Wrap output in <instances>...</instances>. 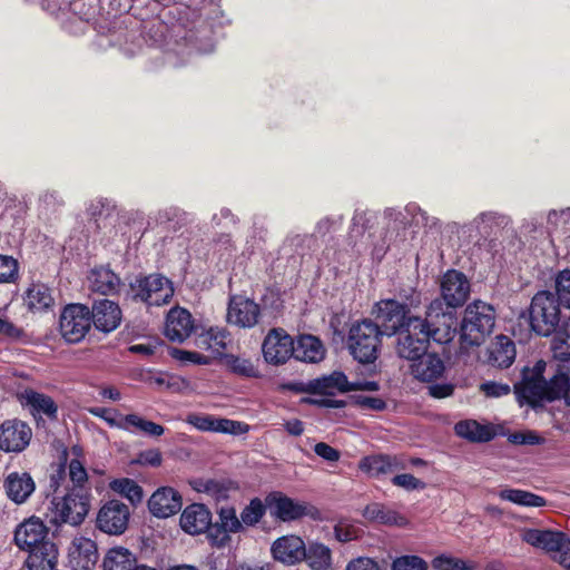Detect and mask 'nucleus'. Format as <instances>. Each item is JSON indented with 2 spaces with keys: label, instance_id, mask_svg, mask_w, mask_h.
Masks as SVG:
<instances>
[{
  "label": "nucleus",
  "instance_id": "obj_4",
  "mask_svg": "<svg viewBox=\"0 0 570 570\" xmlns=\"http://www.w3.org/2000/svg\"><path fill=\"white\" fill-rule=\"evenodd\" d=\"M561 306L552 292H538L532 297L528 309L530 330L538 336L544 337L556 333L561 320Z\"/></svg>",
  "mask_w": 570,
  "mask_h": 570
},
{
  "label": "nucleus",
  "instance_id": "obj_34",
  "mask_svg": "<svg viewBox=\"0 0 570 570\" xmlns=\"http://www.w3.org/2000/svg\"><path fill=\"white\" fill-rule=\"evenodd\" d=\"M136 566V556L124 547L109 549L102 560L104 570H134Z\"/></svg>",
  "mask_w": 570,
  "mask_h": 570
},
{
  "label": "nucleus",
  "instance_id": "obj_31",
  "mask_svg": "<svg viewBox=\"0 0 570 570\" xmlns=\"http://www.w3.org/2000/svg\"><path fill=\"white\" fill-rule=\"evenodd\" d=\"M294 357L305 363H318L325 357V347L323 342L311 334L299 336L297 343H294Z\"/></svg>",
  "mask_w": 570,
  "mask_h": 570
},
{
  "label": "nucleus",
  "instance_id": "obj_60",
  "mask_svg": "<svg viewBox=\"0 0 570 570\" xmlns=\"http://www.w3.org/2000/svg\"><path fill=\"white\" fill-rule=\"evenodd\" d=\"M481 390L490 397H501L510 393V386L508 384L498 382H485L481 385Z\"/></svg>",
  "mask_w": 570,
  "mask_h": 570
},
{
  "label": "nucleus",
  "instance_id": "obj_59",
  "mask_svg": "<svg viewBox=\"0 0 570 570\" xmlns=\"http://www.w3.org/2000/svg\"><path fill=\"white\" fill-rule=\"evenodd\" d=\"M23 334L22 328L8 320L0 318V337L16 341L21 338Z\"/></svg>",
  "mask_w": 570,
  "mask_h": 570
},
{
  "label": "nucleus",
  "instance_id": "obj_64",
  "mask_svg": "<svg viewBox=\"0 0 570 570\" xmlns=\"http://www.w3.org/2000/svg\"><path fill=\"white\" fill-rule=\"evenodd\" d=\"M454 387L452 383H434L429 386V394L435 399H444L453 394Z\"/></svg>",
  "mask_w": 570,
  "mask_h": 570
},
{
  "label": "nucleus",
  "instance_id": "obj_21",
  "mask_svg": "<svg viewBox=\"0 0 570 570\" xmlns=\"http://www.w3.org/2000/svg\"><path fill=\"white\" fill-rule=\"evenodd\" d=\"M194 331L190 312L184 307L171 308L166 317L165 335L171 342L183 343Z\"/></svg>",
  "mask_w": 570,
  "mask_h": 570
},
{
  "label": "nucleus",
  "instance_id": "obj_48",
  "mask_svg": "<svg viewBox=\"0 0 570 570\" xmlns=\"http://www.w3.org/2000/svg\"><path fill=\"white\" fill-rule=\"evenodd\" d=\"M361 529L346 520H340L334 525V537L338 542L346 543L356 540L361 535Z\"/></svg>",
  "mask_w": 570,
  "mask_h": 570
},
{
  "label": "nucleus",
  "instance_id": "obj_54",
  "mask_svg": "<svg viewBox=\"0 0 570 570\" xmlns=\"http://www.w3.org/2000/svg\"><path fill=\"white\" fill-rule=\"evenodd\" d=\"M392 483L407 491L423 490L426 487L425 482L421 481L420 479L415 478L413 474L410 473L396 474L395 476H393Z\"/></svg>",
  "mask_w": 570,
  "mask_h": 570
},
{
  "label": "nucleus",
  "instance_id": "obj_19",
  "mask_svg": "<svg viewBox=\"0 0 570 570\" xmlns=\"http://www.w3.org/2000/svg\"><path fill=\"white\" fill-rule=\"evenodd\" d=\"M97 543L85 537L75 538L69 548L68 559L72 570H92L98 561Z\"/></svg>",
  "mask_w": 570,
  "mask_h": 570
},
{
  "label": "nucleus",
  "instance_id": "obj_32",
  "mask_svg": "<svg viewBox=\"0 0 570 570\" xmlns=\"http://www.w3.org/2000/svg\"><path fill=\"white\" fill-rule=\"evenodd\" d=\"M515 345L514 342L505 336H497L495 342L490 348V362L493 366L500 368H508L515 360Z\"/></svg>",
  "mask_w": 570,
  "mask_h": 570
},
{
  "label": "nucleus",
  "instance_id": "obj_29",
  "mask_svg": "<svg viewBox=\"0 0 570 570\" xmlns=\"http://www.w3.org/2000/svg\"><path fill=\"white\" fill-rule=\"evenodd\" d=\"M363 517L370 522L387 527L405 528L410 523L405 515L379 502L367 504L363 510Z\"/></svg>",
  "mask_w": 570,
  "mask_h": 570
},
{
  "label": "nucleus",
  "instance_id": "obj_30",
  "mask_svg": "<svg viewBox=\"0 0 570 570\" xmlns=\"http://www.w3.org/2000/svg\"><path fill=\"white\" fill-rule=\"evenodd\" d=\"M458 436L474 443L490 442L495 436V431L490 424H481L475 420H462L454 425Z\"/></svg>",
  "mask_w": 570,
  "mask_h": 570
},
{
  "label": "nucleus",
  "instance_id": "obj_1",
  "mask_svg": "<svg viewBox=\"0 0 570 570\" xmlns=\"http://www.w3.org/2000/svg\"><path fill=\"white\" fill-rule=\"evenodd\" d=\"M409 303H401L394 298L381 299L376 303V318L380 322L381 332L386 336L397 334L396 351L402 358H415L429 348L430 341L442 343L433 322L411 315V307L421 303L420 293L412 291L406 297Z\"/></svg>",
  "mask_w": 570,
  "mask_h": 570
},
{
  "label": "nucleus",
  "instance_id": "obj_37",
  "mask_svg": "<svg viewBox=\"0 0 570 570\" xmlns=\"http://www.w3.org/2000/svg\"><path fill=\"white\" fill-rule=\"evenodd\" d=\"M224 362L227 368L235 375L245 379H259L262 373L258 365L250 358L242 357L234 354H226Z\"/></svg>",
  "mask_w": 570,
  "mask_h": 570
},
{
  "label": "nucleus",
  "instance_id": "obj_11",
  "mask_svg": "<svg viewBox=\"0 0 570 570\" xmlns=\"http://www.w3.org/2000/svg\"><path fill=\"white\" fill-rule=\"evenodd\" d=\"M262 353L268 364H285L292 356L294 357L293 337L282 327L272 328L263 341Z\"/></svg>",
  "mask_w": 570,
  "mask_h": 570
},
{
  "label": "nucleus",
  "instance_id": "obj_61",
  "mask_svg": "<svg viewBox=\"0 0 570 570\" xmlns=\"http://www.w3.org/2000/svg\"><path fill=\"white\" fill-rule=\"evenodd\" d=\"M345 570H381L379 563L367 557H360L351 560Z\"/></svg>",
  "mask_w": 570,
  "mask_h": 570
},
{
  "label": "nucleus",
  "instance_id": "obj_52",
  "mask_svg": "<svg viewBox=\"0 0 570 570\" xmlns=\"http://www.w3.org/2000/svg\"><path fill=\"white\" fill-rule=\"evenodd\" d=\"M67 476V456L65 455L63 459L52 465V471L49 476V489L52 492H57L62 482L66 480Z\"/></svg>",
  "mask_w": 570,
  "mask_h": 570
},
{
  "label": "nucleus",
  "instance_id": "obj_18",
  "mask_svg": "<svg viewBox=\"0 0 570 570\" xmlns=\"http://www.w3.org/2000/svg\"><path fill=\"white\" fill-rule=\"evenodd\" d=\"M49 539V529L37 517H31L21 522L14 531L13 541L16 546L24 551L42 543Z\"/></svg>",
  "mask_w": 570,
  "mask_h": 570
},
{
  "label": "nucleus",
  "instance_id": "obj_46",
  "mask_svg": "<svg viewBox=\"0 0 570 570\" xmlns=\"http://www.w3.org/2000/svg\"><path fill=\"white\" fill-rule=\"evenodd\" d=\"M391 570H428V562L415 554H405L392 561Z\"/></svg>",
  "mask_w": 570,
  "mask_h": 570
},
{
  "label": "nucleus",
  "instance_id": "obj_16",
  "mask_svg": "<svg viewBox=\"0 0 570 570\" xmlns=\"http://www.w3.org/2000/svg\"><path fill=\"white\" fill-rule=\"evenodd\" d=\"M271 552L275 561L285 566H295L306 557L305 542L295 534L283 535L273 542Z\"/></svg>",
  "mask_w": 570,
  "mask_h": 570
},
{
  "label": "nucleus",
  "instance_id": "obj_55",
  "mask_svg": "<svg viewBox=\"0 0 570 570\" xmlns=\"http://www.w3.org/2000/svg\"><path fill=\"white\" fill-rule=\"evenodd\" d=\"M171 356L179 361L190 362L198 365H207L210 362V357L207 355L180 348H174L171 352Z\"/></svg>",
  "mask_w": 570,
  "mask_h": 570
},
{
  "label": "nucleus",
  "instance_id": "obj_10",
  "mask_svg": "<svg viewBox=\"0 0 570 570\" xmlns=\"http://www.w3.org/2000/svg\"><path fill=\"white\" fill-rule=\"evenodd\" d=\"M130 511L127 504L112 499L99 509L96 517V528L110 535L122 534L129 523Z\"/></svg>",
  "mask_w": 570,
  "mask_h": 570
},
{
  "label": "nucleus",
  "instance_id": "obj_28",
  "mask_svg": "<svg viewBox=\"0 0 570 570\" xmlns=\"http://www.w3.org/2000/svg\"><path fill=\"white\" fill-rule=\"evenodd\" d=\"M23 301L27 308L32 313L49 312L55 306L52 288L41 282L32 283L27 288Z\"/></svg>",
  "mask_w": 570,
  "mask_h": 570
},
{
  "label": "nucleus",
  "instance_id": "obj_6",
  "mask_svg": "<svg viewBox=\"0 0 570 570\" xmlns=\"http://www.w3.org/2000/svg\"><path fill=\"white\" fill-rule=\"evenodd\" d=\"M129 286L131 299L134 302H141L147 306L168 304L174 295L171 281L157 273L137 276Z\"/></svg>",
  "mask_w": 570,
  "mask_h": 570
},
{
  "label": "nucleus",
  "instance_id": "obj_25",
  "mask_svg": "<svg viewBox=\"0 0 570 570\" xmlns=\"http://www.w3.org/2000/svg\"><path fill=\"white\" fill-rule=\"evenodd\" d=\"M547 381H528L514 384V393L521 405L527 404L533 410L542 409L547 403Z\"/></svg>",
  "mask_w": 570,
  "mask_h": 570
},
{
  "label": "nucleus",
  "instance_id": "obj_56",
  "mask_svg": "<svg viewBox=\"0 0 570 570\" xmlns=\"http://www.w3.org/2000/svg\"><path fill=\"white\" fill-rule=\"evenodd\" d=\"M216 417L209 414L191 413L187 416V423L199 431L214 432Z\"/></svg>",
  "mask_w": 570,
  "mask_h": 570
},
{
  "label": "nucleus",
  "instance_id": "obj_47",
  "mask_svg": "<svg viewBox=\"0 0 570 570\" xmlns=\"http://www.w3.org/2000/svg\"><path fill=\"white\" fill-rule=\"evenodd\" d=\"M19 264L12 256L0 255V284L13 283L18 278Z\"/></svg>",
  "mask_w": 570,
  "mask_h": 570
},
{
  "label": "nucleus",
  "instance_id": "obj_36",
  "mask_svg": "<svg viewBox=\"0 0 570 570\" xmlns=\"http://www.w3.org/2000/svg\"><path fill=\"white\" fill-rule=\"evenodd\" d=\"M305 558L312 570H327L332 564L331 549L321 542H312L305 546Z\"/></svg>",
  "mask_w": 570,
  "mask_h": 570
},
{
  "label": "nucleus",
  "instance_id": "obj_23",
  "mask_svg": "<svg viewBox=\"0 0 570 570\" xmlns=\"http://www.w3.org/2000/svg\"><path fill=\"white\" fill-rule=\"evenodd\" d=\"M411 365L414 377L422 382H434L440 379L444 371V362L436 353H428V348L415 358Z\"/></svg>",
  "mask_w": 570,
  "mask_h": 570
},
{
  "label": "nucleus",
  "instance_id": "obj_53",
  "mask_svg": "<svg viewBox=\"0 0 570 570\" xmlns=\"http://www.w3.org/2000/svg\"><path fill=\"white\" fill-rule=\"evenodd\" d=\"M90 412L97 416L102 419L109 426L117 428L120 430L126 429L125 416L120 420H117L115 416L118 414L116 410L106 409V407H95L90 410Z\"/></svg>",
  "mask_w": 570,
  "mask_h": 570
},
{
  "label": "nucleus",
  "instance_id": "obj_33",
  "mask_svg": "<svg viewBox=\"0 0 570 570\" xmlns=\"http://www.w3.org/2000/svg\"><path fill=\"white\" fill-rule=\"evenodd\" d=\"M22 396L26 404L30 406L33 416L42 413L49 420L53 421L58 419V405L51 396L31 389L26 390Z\"/></svg>",
  "mask_w": 570,
  "mask_h": 570
},
{
  "label": "nucleus",
  "instance_id": "obj_63",
  "mask_svg": "<svg viewBox=\"0 0 570 570\" xmlns=\"http://www.w3.org/2000/svg\"><path fill=\"white\" fill-rule=\"evenodd\" d=\"M546 362L538 361L532 370L525 367L522 373V380L528 381H547L544 377Z\"/></svg>",
  "mask_w": 570,
  "mask_h": 570
},
{
  "label": "nucleus",
  "instance_id": "obj_3",
  "mask_svg": "<svg viewBox=\"0 0 570 570\" xmlns=\"http://www.w3.org/2000/svg\"><path fill=\"white\" fill-rule=\"evenodd\" d=\"M494 323L493 306L482 301H474L465 307L460 324L461 341L470 346L481 345L492 333Z\"/></svg>",
  "mask_w": 570,
  "mask_h": 570
},
{
  "label": "nucleus",
  "instance_id": "obj_15",
  "mask_svg": "<svg viewBox=\"0 0 570 570\" xmlns=\"http://www.w3.org/2000/svg\"><path fill=\"white\" fill-rule=\"evenodd\" d=\"M89 315L95 328L105 334L114 332L122 320L119 305L107 298L95 301Z\"/></svg>",
  "mask_w": 570,
  "mask_h": 570
},
{
  "label": "nucleus",
  "instance_id": "obj_22",
  "mask_svg": "<svg viewBox=\"0 0 570 570\" xmlns=\"http://www.w3.org/2000/svg\"><path fill=\"white\" fill-rule=\"evenodd\" d=\"M88 281L90 289L104 296L118 295L122 286L120 276L109 265L94 267L88 275Z\"/></svg>",
  "mask_w": 570,
  "mask_h": 570
},
{
  "label": "nucleus",
  "instance_id": "obj_14",
  "mask_svg": "<svg viewBox=\"0 0 570 570\" xmlns=\"http://www.w3.org/2000/svg\"><path fill=\"white\" fill-rule=\"evenodd\" d=\"M31 436L32 430L26 422L6 420L0 425V451L20 453L29 445Z\"/></svg>",
  "mask_w": 570,
  "mask_h": 570
},
{
  "label": "nucleus",
  "instance_id": "obj_2",
  "mask_svg": "<svg viewBox=\"0 0 570 570\" xmlns=\"http://www.w3.org/2000/svg\"><path fill=\"white\" fill-rule=\"evenodd\" d=\"M441 295L426 308L430 322H433L442 342L452 338L458 328L456 309L465 304L470 295V282L456 269H449L441 279Z\"/></svg>",
  "mask_w": 570,
  "mask_h": 570
},
{
  "label": "nucleus",
  "instance_id": "obj_7",
  "mask_svg": "<svg viewBox=\"0 0 570 570\" xmlns=\"http://www.w3.org/2000/svg\"><path fill=\"white\" fill-rule=\"evenodd\" d=\"M272 517L281 522H292L305 517L313 521H323L322 511L305 501H297L281 491H272L265 497Z\"/></svg>",
  "mask_w": 570,
  "mask_h": 570
},
{
  "label": "nucleus",
  "instance_id": "obj_50",
  "mask_svg": "<svg viewBox=\"0 0 570 570\" xmlns=\"http://www.w3.org/2000/svg\"><path fill=\"white\" fill-rule=\"evenodd\" d=\"M233 482L218 481L215 479H208L204 482V491L216 499H227L228 492L233 489Z\"/></svg>",
  "mask_w": 570,
  "mask_h": 570
},
{
  "label": "nucleus",
  "instance_id": "obj_43",
  "mask_svg": "<svg viewBox=\"0 0 570 570\" xmlns=\"http://www.w3.org/2000/svg\"><path fill=\"white\" fill-rule=\"evenodd\" d=\"M126 429L125 431H131L135 428L145 434L154 438L161 436L165 432V428L153 421H148L137 414L125 415Z\"/></svg>",
  "mask_w": 570,
  "mask_h": 570
},
{
  "label": "nucleus",
  "instance_id": "obj_35",
  "mask_svg": "<svg viewBox=\"0 0 570 570\" xmlns=\"http://www.w3.org/2000/svg\"><path fill=\"white\" fill-rule=\"evenodd\" d=\"M351 382L347 376L341 371H334L330 375L314 379L313 391L321 395H333V390L341 393L351 392Z\"/></svg>",
  "mask_w": 570,
  "mask_h": 570
},
{
  "label": "nucleus",
  "instance_id": "obj_20",
  "mask_svg": "<svg viewBox=\"0 0 570 570\" xmlns=\"http://www.w3.org/2000/svg\"><path fill=\"white\" fill-rule=\"evenodd\" d=\"M181 529L191 535L209 532L213 527L212 512L203 503H191L187 505L179 520Z\"/></svg>",
  "mask_w": 570,
  "mask_h": 570
},
{
  "label": "nucleus",
  "instance_id": "obj_13",
  "mask_svg": "<svg viewBox=\"0 0 570 570\" xmlns=\"http://www.w3.org/2000/svg\"><path fill=\"white\" fill-rule=\"evenodd\" d=\"M217 514L219 522L213 523L209 529L208 541L212 547L225 548L232 540L230 533L244 532V527L234 507H222Z\"/></svg>",
  "mask_w": 570,
  "mask_h": 570
},
{
  "label": "nucleus",
  "instance_id": "obj_24",
  "mask_svg": "<svg viewBox=\"0 0 570 570\" xmlns=\"http://www.w3.org/2000/svg\"><path fill=\"white\" fill-rule=\"evenodd\" d=\"M3 488L7 497L16 504H22L36 490V483L28 472H11L4 481Z\"/></svg>",
  "mask_w": 570,
  "mask_h": 570
},
{
  "label": "nucleus",
  "instance_id": "obj_40",
  "mask_svg": "<svg viewBox=\"0 0 570 570\" xmlns=\"http://www.w3.org/2000/svg\"><path fill=\"white\" fill-rule=\"evenodd\" d=\"M499 497L502 500L510 501L522 507L539 508L547 504V500L543 497L520 489H503L500 491Z\"/></svg>",
  "mask_w": 570,
  "mask_h": 570
},
{
  "label": "nucleus",
  "instance_id": "obj_38",
  "mask_svg": "<svg viewBox=\"0 0 570 570\" xmlns=\"http://www.w3.org/2000/svg\"><path fill=\"white\" fill-rule=\"evenodd\" d=\"M67 466L69 480L72 483L71 487L67 488V490L86 495H92L88 473L83 464L78 459H72Z\"/></svg>",
  "mask_w": 570,
  "mask_h": 570
},
{
  "label": "nucleus",
  "instance_id": "obj_57",
  "mask_svg": "<svg viewBox=\"0 0 570 570\" xmlns=\"http://www.w3.org/2000/svg\"><path fill=\"white\" fill-rule=\"evenodd\" d=\"M302 403L315 405L317 407H326V409H344L347 405V402L344 400H334L328 397L323 399H313V397H303Z\"/></svg>",
  "mask_w": 570,
  "mask_h": 570
},
{
  "label": "nucleus",
  "instance_id": "obj_41",
  "mask_svg": "<svg viewBox=\"0 0 570 570\" xmlns=\"http://www.w3.org/2000/svg\"><path fill=\"white\" fill-rule=\"evenodd\" d=\"M268 509L267 502L261 498H253L249 500L240 511V520L243 522L244 530L246 528H255L262 519L265 517Z\"/></svg>",
  "mask_w": 570,
  "mask_h": 570
},
{
  "label": "nucleus",
  "instance_id": "obj_42",
  "mask_svg": "<svg viewBox=\"0 0 570 570\" xmlns=\"http://www.w3.org/2000/svg\"><path fill=\"white\" fill-rule=\"evenodd\" d=\"M570 387V375L563 371H558L552 377L547 380V401L553 402L564 400L567 390Z\"/></svg>",
  "mask_w": 570,
  "mask_h": 570
},
{
  "label": "nucleus",
  "instance_id": "obj_8",
  "mask_svg": "<svg viewBox=\"0 0 570 570\" xmlns=\"http://www.w3.org/2000/svg\"><path fill=\"white\" fill-rule=\"evenodd\" d=\"M91 500L92 495L67 490L62 498H53L51 501L55 512L52 521L56 524L80 525L89 513Z\"/></svg>",
  "mask_w": 570,
  "mask_h": 570
},
{
  "label": "nucleus",
  "instance_id": "obj_58",
  "mask_svg": "<svg viewBox=\"0 0 570 570\" xmlns=\"http://www.w3.org/2000/svg\"><path fill=\"white\" fill-rule=\"evenodd\" d=\"M314 452L327 462H337L341 458V452L325 442L316 443Z\"/></svg>",
  "mask_w": 570,
  "mask_h": 570
},
{
  "label": "nucleus",
  "instance_id": "obj_44",
  "mask_svg": "<svg viewBox=\"0 0 570 570\" xmlns=\"http://www.w3.org/2000/svg\"><path fill=\"white\" fill-rule=\"evenodd\" d=\"M432 567L435 570H474L476 563L466 561L455 557L440 554L432 560Z\"/></svg>",
  "mask_w": 570,
  "mask_h": 570
},
{
  "label": "nucleus",
  "instance_id": "obj_9",
  "mask_svg": "<svg viewBox=\"0 0 570 570\" xmlns=\"http://www.w3.org/2000/svg\"><path fill=\"white\" fill-rule=\"evenodd\" d=\"M89 307L80 303H72L63 307L59 317V331L62 338L69 344L81 342L91 328Z\"/></svg>",
  "mask_w": 570,
  "mask_h": 570
},
{
  "label": "nucleus",
  "instance_id": "obj_62",
  "mask_svg": "<svg viewBox=\"0 0 570 570\" xmlns=\"http://www.w3.org/2000/svg\"><path fill=\"white\" fill-rule=\"evenodd\" d=\"M478 219L483 224V226L479 227L480 230H483L485 234H490V230H488L487 227L491 229L493 224L499 226L503 222L504 217L495 212H485L481 213L478 216Z\"/></svg>",
  "mask_w": 570,
  "mask_h": 570
},
{
  "label": "nucleus",
  "instance_id": "obj_27",
  "mask_svg": "<svg viewBox=\"0 0 570 570\" xmlns=\"http://www.w3.org/2000/svg\"><path fill=\"white\" fill-rule=\"evenodd\" d=\"M358 469L372 478H379L404 469V464L395 455L375 454L364 456L358 463Z\"/></svg>",
  "mask_w": 570,
  "mask_h": 570
},
{
  "label": "nucleus",
  "instance_id": "obj_5",
  "mask_svg": "<svg viewBox=\"0 0 570 570\" xmlns=\"http://www.w3.org/2000/svg\"><path fill=\"white\" fill-rule=\"evenodd\" d=\"M384 335L377 323L362 320L348 331L347 344L353 357L362 364H371L379 356L381 337Z\"/></svg>",
  "mask_w": 570,
  "mask_h": 570
},
{
  "label": "nucleus",
  "instance_id": "obj_51",
  "mask_svg": "<svg viewBox=\"0 0 570 570\" xmlns=\"http://www.w3.org/2000/svg\"><path fill=\"white\" fill-rule=\"evenodd\" d=\"M350 399L351 402L360 409H368L376 412L386 409V402L379 396L352 395Z\"/></svg>",
  "mask_w": 570,
  "mask_h": 570
},
{
  "label": "nucleus",
  "instance_id": "obj_26",
  "mask_svg": "<svg viewBox=\"0 0 570 570\" xmlns=\"http://www.w3.org/2000/svg\"><path fill=\"white\" fill-rule=\"evenodd\" d=\"M28 552L26 564L29 570H53L58 563V548L50 539Z\"/></svg>",
  "mask_w": 570,
  "mask_h": 570
},
{
  "label": "nucleus",
  "instance_id": "obj_49",
  "mask_svg": "<svg viewBox=\"0 0 570 570\" xmlns=\"http://www.w3.org/2000/svg\"><path fill=\"white\" fill-rule=\"evenodd\" d=\"M566 543V534L560 531L544 530L541 548L548 552H561Z\"/></svg>",
  "mask_w": 570,
  "mask_h": 570
},
{
  "label": "nucleus",
  "instance_id": "obj_39",
  "mask_svg": "<svg viewBox=\"0 0 570 570\" xmlns=\"http://www.w3.org/2000/svg\"><path fill=\"white\" fill-rule=\"evenodd\" d=\"M109 489L130 501L136 505L142 501V488L132 479L120 478L109 482Z\"/></svg>",
  "mask_w": 570,
  "mask_h": 570
},
{
  "label": "nucleus",
  "instance_id": "obj_12",
  "mask_svg": "<svg viewBox=\"0 0 570 570\" xmlns=\"http://www.w3.org/2000/svg\"><path fill=\"white\" fill-rule=\"evenodd\" d=\"M262 316L261 305L244 295H230L227 306V322L240 328L255 327Z\"/></svg>",
  "mask_w": 570,
  "mask_h": 570
},
{
  "label": "nucleus",
  "instance_id": "obj_45",
  "mask_svg": "<svg viewBox=\"0 0 570 570\" xmlns=\"http://www.w3.org/2000/svg\"><path fill=\"white\" fill-rule=\"evenodd\" d=\"M556 298L566 308H570V268L559 272L556 278Z\"/></svg>",
  "mask_w": 570,
  "mask_h": 570
},
{
  "label": "nucleus",
  "instance_id": "obj_17",
  "mask_svg": "<svg viewBox=\"0 0 570 570\" xmlns=\"http://www.w3.org/2000/svg\"><path fill=\"white\" fill-rule=\"evenodd\" d=\"M183 498L171 487L158 488L148 500L149 512L160 519L169 518L180 511Z\"/></svg>",
  "mask_w": 570,
  "mask_h": 570
}]
</instances>
